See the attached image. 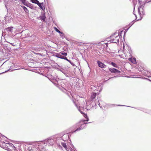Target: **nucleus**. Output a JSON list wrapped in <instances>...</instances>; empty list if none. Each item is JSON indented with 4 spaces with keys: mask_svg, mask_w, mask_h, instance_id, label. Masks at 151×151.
I'll use <instances>...</instances> for the list:
<instances>
[{
    "mask_svg": "<svg viewBox=\"0 0 151 151\" xmlns=\"http://www.w3.org/2000/svg\"><path fill=\"white\" fill-rule=\"evenodd\" d=\"M77 108L79 111L80 112V113L83 115V116L86 119V120H83V122L84 123V124L82 125V126H81L80 127H79V128H77L76 129V131H79L81 129H83L85 127V124H86L87 123V122L89 120V118L88 116H87L86 114H85L84 113L82 110H83V108L82 107H77Z\"/></svg>",
    "mask_w": 151,
    "mask_h": 151,
    "instance_id": "f257e3e1",
    "label": "nucleus"
},
{
    "mask_svg": "<svg viewBox=\"0 0 151 151\" xmlns=\"http://www.w3.org/2000/svg\"><path fill=\"white\" fill-rule=\"evenodd\" d=\"M45 141L46 142V145H48V146L52 145L55 142L54 139L52 137L45 139Z\"/></svg>",
    "mask_w": 151,
    "mask_h": 151,
    "instance_id": "f03ea898",
    "label": "nucleus"
},
{
    "mask_svg": "<svg viewBox=\"0 0 151 151\" xmlns=\"http://www.w3.org/2000/svg\"><path fill=\"white\" fill-rule=\"evenodd\" d=\"M38 144V145L39 148L40 149H44L45 147L47 145H46L45 140L44 141L39 142Z\"/></svg>",
    "mask_w": 151,
    "mask_h": 151,
    "instance_id": "7ed1b4c3",
    "label": "nucleus"
},
{
    "mask_svg": "<svg viewBox=\"0 0 151 151\" xmlns=\"http://www.w3.org/2000/svg\"><path fill=\"white\" fill-rule=\"evenodd\" d=\"M109 70L111 73H120V71L114 68H109Z\"/></svg>",
    "mask_w": 151,
    "mask_h": 151,
    "instance_id": "20e7f679",
    "label": "nucleus"
},
{
    "mask_svg": "<svg viewBox=\"0 0 151 151\" xmlns=\"http://www.w3.org/2000/svg\"><path fill=\"white\" fill-rule=\"evenodd\" d=\"M99 66L102 68H104L106 67V65L101 62L98 60L97 61Z\"/></svg>",
    "mask_w": 151,
    "mask_h": 151,
    "instance_id": "39448f33",
    "label": "nucleus"
},
{
    "mask_svg": "<svg viewBox=\"0 0 151 151\" xmlns=\"http://www.w3.org/2000/svg\"><path fill=\"white\" fill-rule=\"evenodd\" d=\"M37 5L39 6V7L42 9L43 11H44L45 10V7L44 6V3H39V4H38Z\"/></svg>",
    "mask_w": 151,
    "mask_h": 151,
    "instance_id": "423d86ee",
    "label": "nucleus"
},
{
    "mask_svg": "<svg viewBox=\"0 0 151 151\" xmlns=\"http://www.w3.org/2000/svg\"><path fill=\"white\" fill-rule=\"evenodd\" d=\"M129 60L133 63L135 64L136 63V59L135 58H129Z\"/></svg>",
    "mask_w": 151,
    "mask_h": 151,
    "instance_id": "0eeeda50",
    "label": "nucleus"
},
{
    "mask_svg": "<svg viewBox=\"0 0 151 151\" xmlns=\"http://www.w3.org/2000/svg\"><path fill=\"white\" fill-rule=\"evenodd\" d=\"M61 144L64 149L67 151H68V149L66 145L64 142H61Z\"/></svg>",
    "mask_w": 151,
    "mask_h": 151,
    "instance_id": "6e6552de",
    "label": "nucleus"
},
{
    "mask_svg": "<svg viewBox=\"0 0 151 151\" xmlns=\"http://www.w3.org/2000/svg\"><path fill=\"white\" fill-rule=\"evenodd\" d=\"M40 18L41 20L43 21L44 22H45V19L46 18V17L45 16V14H42L41 16H40Z\"/></svg>",
    "mask_w": 151,
    "mask_h": 151,
    "instance_id": "1a4fd4ad",
    "label": "nucleus"
},
{
    "mask_svg": "<svg viewBox=\"0 0 151 151\" xmlns=\"http://www.w3.org/2000/svg\"><path fill=\"white\" fill-rule=\"evenodd\" d=\"M96 96V93H93L91 96V100H93L95 98Z\"/></svg>",
    "mask_w": 151,
    "mask_h": 151,
    "instance_id": "9d476101",
    "label": "nucleus"
},
{
    "mask_svg": "<svg viewBox=\"0 0 151 151\" xmlns=\"http://www.w3.org/2000/svg\"><path fill=\"white\" fill-rule=\"evenodd\" d=\"M31 1L32 3L36 4L37 5L38 4H39V1L37 0H31Z\"/></svg>",
    "mask_w": 151,
    "mask_h": 151,
    "instance_id": "9b49d317",
    "label": "nucleus"
},
{
    "mask_svg": "<svg viewBox=\"0 0 151 151\" xmlns=\"http://www.w3.org/2000/svg\"><path fill=\"white\" fill-rule=\"evenodd\" d=\"M111 65L114 67L117 68L118 66L117 64L113 62H111Z\"/></svg>",
    "mask_w": 151,
    "mask_h": 151,
    "instance_id": "f8f14e48",
    "label": "nucleus"
},
{
    "mask_svg": "<svg viewBox=\"0 0 151 151\" xmlns=\"http://www.w3.org/2000/svg\"><path fill=\"white\" fill-rule=\"evenodd\" d=\"M70 94H71V96L72 97V101H73V102L74 103V104L76 105V103H75V98H74V95L73 94H72L71 93H70Z\"/></svg>",
    "mask_w": 151,
    "mask_h": 151,
    "instance_id": "ddd939ff",
    "label": "nucleus"
},
{
    "mask_svg": "<svg viewBox=\"0 0 151 151\" xmlns=\"http://www.w3.org/2000/svg\"><path fill=\"white\" fill-rule=\"evenodd\" d=\"M12 28H13L11 27H9L6 29V30L8 31L11 32L12 30Z\"/></svg>",
    "mask_w": 151,
    "mask_h": 151,
    "instance_id": "4468645a",
    "label": "nucleus"
},
{
    "mask_svg": "<svg viewBox=\"0 0 151 151\" xmlns=\"http://www.w3.org/2000/svg\"><path fill=\"white\" fill-rule=\"evenodd\" d=\"M57 57L63 59H65V58H64V57L62 55H59L57 56Z\"/></svg>",
    "mask_w": 151,
    "mask_h": 151,
    "instance_id": "2eb2a0df",
    "label": "nucleus"
},
{
    "mask_svg": "<svg viewBox=\"0 0 151 151\" xmlns=\"http://www.w3.org/2000/svg\"><path fill=\"white\" fill-rule=\"evenodd\" d=\"M60 36L63 39L64 37H65L64 34L62 32H61V33H60Z\"/></svg>",
    "mask_w": 151,
    "mask_h": 151,
    "instance_id": "dca6fc26",
    "label": "nucleus"
},
{
    "mask_svg": "<svg viewBox=\"0 0 151 151\" xmlns=\"http://www.w3.org/2000/svg\"><path fill=\"white\" fill-rule=\"evenodd\" d=\"M54 29H55V31L59 33L60 34V33H61V32L60 31H59L57 28H56V27H55L54 28Z\"/></svg>",
    "mask_w": 151,
    "mask_h": 151,
    "instance_id": "f3484780",
    "label": "nucleus"
},
{
    "mask_svg": "<svg viewBox=\"0 0 151 151\" xmlns=\"http://www.w3.org/2000/svg\"><path fill=\"white\" fill-rule=\"evenodd\" d=\"M23 8L25 12L27 13L29 12L28 9L26 7L24 6Z\"/></svg>",
    "mask_w": 151,
    "mask_h": 151,
    "instance_id": "a211bd4d",
    "label": "nucleus"
},
{
    "mask_svg": "<svg viewBox=\"0 0 151 151\" xmlns=\"http://www.w3.org/2000/svg\"><path fill=\"white\" fill-rule=\"evenodd\" d=\"M61 55H63L66 56L67 55V53L66 52H62Z\"/></svg>",
    "mask_w": 151,
    "mask_h": 151,
    "instance_id": "6ab92c4d",
    "label": "nucleus"
},
{
    "mask_svg": "<svg viewBox=\"0 0 151 151\" xmlns=\"http://www.w3.org/2000/svg\"><path fill=\"white\" fill-rule=\"evenodd\" d=\"M141 6H140V7L139 6L138 7V13H139V14H140V9H139V8H141Z\"/></svg>",
    "mask_w": 151,
    "mask_h": 151,
    "instance_id": "aec40b11",
    "label": "nucleus"
},
{
    "mask_svg": "<svg viewBox=\"0 0 151 151\" xmlns=\"http://www.w3.org/2000/svg\"><path fill=\"white\" fill-rule=\"evenodd\" d=\"M64 58H65V60H67L68 61H70L68 59H67V58H66V57H64Z\"/></svg>",
    "mask_w": 151,
    "mask_h": 151,
    "instance_id": "412c9836",
    "label": "nucleus"
},
{
    "mask_svg": "<svg viewBox=\"0 0 151 151\" xmlns=\"http://www.w3.org/2000/svg\"><path fill=\"white\" fill-rule=\"evenodd\" d=\"M7 145H11V146H12V145H13L12 144H9V143H8L7 144Z\"/></svg>",
    "mask_w": 151,
    "mask_h": 151,
    "instance_id": "4be33fe9",
    "label": "nucleus"
},
{
    "mask_svg": "<svg viewBox=\"0 0 151 151\" xmlns=\"http://www.w3.org/2000/svg\"><path fill=\"white\" fill-rule=\"evenodd\" d=\"M22 2H25L26 0H22Z\"/></svg>",
    "mask_w": 151,
    "mask_h": 151,
    "instance_id": "5701e85b",
    "label": "nucleus"
},
{
    "mask_svg": "<svg viewBox=\"0 0 151 151\" xmlns=\"http://www.w3.org/2000/svg\"><path fill=\"white\" fill-rule=\"evenodd\" d=\"M133 13H134V14L135 16V17H137L136 15L134 14V12Z\"/></svg>",
    "mask_w": 151,
    "mask_h": 151,
    "instance_id": "b1692460",
    "label": "nucleus"
},
{
    "mask_svg": "<svg viewBox=\"0 0 151 151\" xmlns=\"http://www.w3.org/2000/svg\"><path fill=\"white\" fill-rule=\"evenodd\" d=\"M10 44H11V45H12L14 46V45H13V44H12V43H10Z\"/></svg>",
    "mask_w": 151,
    "mask_h": 151,
    "instance_id": "393cba45",
    "label": "nucleus"
},
{
    "mask_svg": "<svg viewBox=\"0 0 151 151\" xmlns=\"http://www.w3.org/2000/svg\"><path fill=\"white\" fill-rule=\"evenodd\" d=\"M118 106H123V105H118Z\"/></svg>",
    "mask_w": 151,
    "mask_h": 151,
    "instance_id": "a878e982",
    "label": "nucleus"
},
{
    "mask_svg": "<svg viewBox=\"0 0 151 151\" xmlns=\"http://www.w3.org/2000/svg\"><path fill=\"white\" fill-rule=\"evenodd\" d=\"M13 147L14 148V149H15V147L14 146H13Z\"/></svg>",
    "mask_w": 151,
    "mask_h": 151,
    "instance_id": "bb28decb",
    "label": "nucleus"
},
{
    "mask_svg": "<svg viewBox=\"0 0 151 151\" xmlns=\"http://www.w3.org/2000/svg\"><path fill=\"white\" fill-rule=\"evenodd\" d=\"M133 78H138V77H133Z\"/></svg>",
    "mask_w": 151,
    "mask_h": 151,
    "instance_id": "cd10ccee",
    "label": "nucleus"
},
{
    "mask_svg": "<svg viewBox=\"0 0 151 151\" xmlns=\"http://www.w3.org/2000/svg\"><path fill=\"white\" fill-rule=\"evenodd\" d=\"M129 29V28L127 29V30H128Z\"/></svg>",
    "mask_w": 151,
    "mask_h": 151,
    "instance_id": "c85d7f7f",
    "label": "nucleus"
},
{
    "mask_svg": "<svg viewBox=\"0 0 151 151\" xmlns=\"http://www.w3.org/2000/svg\"><path fill=\"white\" fill-rule=\"evenodd\" d=\"M76 85H77V83H76Z\"/></svg>",
    "mask_w": 151,
    "mask_h": 151,
    "instance_id": "c756f323",
    "label": "nucleus"
},
{
    "mask_svg": "<svg viewBox=\"0 0 151 151\" xmlns=\"http://www.w3.org/2000/svg\"><path fill=\"white\" fill-rule=\"evenodd\" d=\"M114 78H115V77H116V76H114Z\"/></svg>",
    "mask_w": 151,
    "mask_h": 151,
    "instance_id": "7c9ffc66",
    "label": "nucleus"
}]
</instances>
